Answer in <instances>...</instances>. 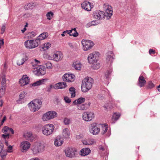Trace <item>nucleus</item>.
Listing matches in <instances>:
<instances>
[{"instance_id":"f257e3e1","label":"nucleus","mask_w":160,"mask_h":160,"mask_svg":"<svg viewBox=\"0 0 160 160\" xmlns=\"http://www.w3.org/2000/svg\"><path fill=\"white\" fill-rule=\"evenodd\" d=\"M108 126L106 124L97 126L96 123H92L91 124L89 131L93 135L98 134L100 132L102 135H105L108 137L110 134L109 130L108 131Z\"/></svg>"},{"instance_id":"f03ea898","label":"nucleus","mask_w":160,"mask_h":160,"mask_svg":"<svg viewBox=\"0 0 160 160\" xmlns=\"http://www.w3.org/2000/svg\"><path fill=\"white\" fill-rule=\"evenodd\" d=\"M93 80L91 78L87 77L82 81L81 89L83 92H86L89 90L92 87L93 83Z\"/></svg>"},{"instance_id":"7ed1b4c3","label":"nucleus","mask_w":160,"mask_h":160,"mask_svg":"<svg viewBox=\"0 0 160 160\" xmlns=\"http://www.w3.org/2000/svg\"><path fill=\"white\" fill-rule=\"evenodd\" d=\"M42 102L39 99H34L31 101L28 105L31 111L35 112L38 111L41 108Z\"/></svg>"},{"instance_id":"20e7f679","label":"nucleus","mask_w":160,"mask_h":160,"mask_svg":"<svg viewBox=\"0 0 160 160\" xmlns=\"http://www.w3.org/2000/svg\"><path fill=\"white\" fill-rule=\"evenodd\" d=\"M54 127L52 124H48L42 127V131L43 134L48 136L51 134L53 132Z\"/></svg>"},{"instance_id":"39448f33","label":"nucleus","mask_w":160,"mask_h":160,"mask_svg":"<svg viewBox=\"0 0 160 160\" xmlns=\"http://www.w3.org/2000/svg\"><path fill=\"white\" fill-rule=\"evenodd\" d=\"M39 43L38 40H28L24 42V45L26 48L31 49L38 47Z\"/></svg>"},{"instance_id":"423d86ee","label":"nucleus","mask_w":160,"mask_h":160,"mask_svg":"<svg viewBox=\"0 0 160 160\" xmlns=\"http://www.w3.org/2000/svg\"><path fill=\"white\" fill-rule=\"evenodd\" d=\"M44 146L40 143L37 142L33 145L32 150L34 154L42 152L44 150Z\"/></svg>"},{"instance_id":"0eeeda50","label":"nucleus","mask_w":160,"mask_h":160,"mask_svg":"<svg viewBox=\"0 0 160 160\" xmlns=\"http://www.w3.org/2000/svg\"><path fill=\"white\" fill-rule=\"evenodd\" d=\"M83 50L87 51L91 49L94 46V43L89 40L83 39L81 42Z\"/></svg>"},{"instance_id":"6e6552de","label":"nucleus","mask_w":160,"mask_h":160,"mask_svg":"<svg viewBox=\"0 0 160 160\" xmlns=\"http://www.w3.org/2000/svg\"><path fill=\"white\" fill-rule=\"evenodd\" d=\"M57 113L55 112L50 111L47 112L42 116V119L44 121H47L57 116Z\"/></svg>"},{"instance_id":"1a4fd4ad","label":"nucleus","mask_w":160,"mask_h":160,"mask_svg":"<svg viewBox=\"0 0 160 160\" xmlns=\"http://www.w3.org/2000/svg\"><path fill=\"white\" fill-rule=\"evenodd\" d=\"M94 18L98 20H102L105 17V12L100 10H96L92 14Z\"/></svg>"},{"instance_id":"9d476101","label":"nucleus","mask_w":160,"mask_h":160,"mask_svg":"<svg viewBox=\"0 0 160 160\" xmlns=\"http://www.w3.org/2000/svg\"><path fill=\"white\" fill-rule=\"evenodd\" d=\"M103 8L106 13L107 14L106 16L107 19H109L112 15V7L108 4H104Z\"/></svg>"},{"instance_id":"9b49d317","label":"nucleus","mask_w":160,"mask_h":160,"mask_svg":"<svg viewBox=\"0 0 160 160\" xmlns=\"http://www.w3.org/2000/svg\"><path fill=\"white\" fill-rule=\"evenodd\" d=\"M63 81L68 82H73L75 79V76L71 73H67L65 74L62 77Z\"/></svg>"},{"instance_id":"f8f14e48","label":"nucleus","mask_w":160,"mask_h":160,"mask_svg":"<svg viewBox=\"0 0 160 160\" xmlns=\"http://www.w3.org/2000/svg\"><path fill=\"white\" fill-rule=\"evenodd\" d=\"M94 117V114L92 112H85L82 114V119L87 122L91 121Z\"/></svg>"},{"instance_id":"ddd939ff","label":"nucleus","mask_w":160,"mask_h":160,"mask_svg":"<svg viewBox=\"0 0 160 160\" xmlns=\"http://www.w3.org/2000/svg\"><path fill=\"white\" fill-rule=\"evenodd\" d=\"M67 86L68 85L66 83L64 82H58L55 84L53 86L51 85L50 87V89L53 88L56 89H64L67 88Z\"/></svg>"},{"instance_id":"4468645a","label":"nucleus","mask_w":160,"mask_h":160,"mask_svg":"<svg viewBox=\"0 0 160 160\" xmlns=\"http://www.w3.org/2000/svg\"><path fill=\"white\" fill-rule=\"evenodd\" d=\"M99 55V53L98 52H93L92 53L89 54L88 58V62L90 63H93L96 61V58L98 55Z\"/></svg>"},{"instance_id":"2eb2a0df","label":"nucleus","mask_w":160,"mask_h":160,"mask_svg":"<svg viewBox=\"0 0 160 160\" xmlns=\"http://www.w3.org/2000/svg\"><path fill=\"white\" fill-rule=\"evenodd\" d=\"M77 150L74 148H68L65 150V155L67 157L72 158L75 156V153Z\"/></svg>"},{"instance_id":"dca6fc26","label":"nucleus","mask_w":160,"mask_h":160,"mask_svg":"<svg viewBox=\"0 0 160 160\" xmlns=\"http://www.w3.org/2000/svg\"><path fill=\"white\" fill-rule=\"evenodd\" d=\"M81 6L82 8L89 11H91L92 8H93V5L92 3L87 1H85L82 3Z\"/></svg>"},{"instance_id":"f3484780","label":"nucleus","mask_w":160,"mask_h":160,"mask_svg":"<svg viewBox=\"0 0 160 160\" xmlns=\"http://www.w3.org/2000/svg\"><path fill=\"white\" fill-rule=\"evenodd\" d=\"M30 143L27 141H23L21 143V149L22 152H26L30 148Z\"/></svg>"},{"instance_id":"a211bd4d","label":"nucleus","mask_w":160,"mask_h":160,"mask_svg":"<svg viewBox=\"0 0 160 160\" xmlns=\"http://www.w3.org/2000/svg\"><path fill=\"white\" fill-rule=\"evenodd\" d=\"M68 34H69L70 35L75 37H77L78 35V33L76 31L75 28L72 29V30H67L64 31L62 32L61 35L62 36L64 37Z\"/></svg>"},{"instance_id":"6ab92c4d","label":"nucleus","mask_w":160,"mask_h":160,"mask_svg":"<svg viewBox=\"0 0 160 160\" xmlns=\"http://www.w3.org/2000/svg\"><path fill=\"white\" fill-rule=\"evenodd\" d=\"M30 79L29 77L26 75L23 76L22 78L19 80V83L21 86H24L29 83Z\"/></svg>"},{"instance_id":"aec40b11","label":"nucleus","mask_w":160,"mask_h":160,"mask_svg":"<svg viewBox=\"0 0 160 160\" xmlns=\"http://www.w3.org/2000/svg\"><path fill=\"white\" fill-rule=\"evenodd\" d=\"M54 61L58 62L62 59L63 56L62 53L60 51L56 52L53 54Z\"/></svg>"},{"instance_id":"412c9836","label":"nucleus","mask_w":160,"mask_h":160,"mask_svg":"<svg viewBox=\"0 0 160 160\" xmlns=\"http://www.w3.org/2000/svg\"><path fill=\"white\" fill-rule=\"evenodd\" d=\"M35 71L39 75H44L46 73L45 68L44 67L41 65L38 66L34 68Z\"/></svg>"},{"instance_id":"4be33fe9","label":"nucleus","mask_w":160,"mask_h":160,"mask_svg":"<svg viewBox=\"0 0 160 160\" xmlns=\"http://www.w3.org/2000/svg\"><path fill=\"white\" fill-rule=\"evenodd\" d=\"M70 130L68 128H65L62 131V136L65 139H69L70 138Z\"/></svg>"},{"instance_id":"5701e85b","label":"nucleus","mask_w":160,"mask_h":160,"mask_svg":"<svg viewBox=\"0 0 160 160\" xmlns=\"http://www.w3.org/2000/svg\"><path fill=\"white\" fill-rule=\"evenodd\" d=\"M63 143V139L60 136H57L54 140V145L56 147L61 146Z\"/></svg>"},{"instance_id":"b1692460","label":"nucleus","mask_w":160,"mask_h":160,"mask_svg":"<svg viewBox=\"0 0 160 160\" xmlns=\"http://www.w3.org/2000/svg\"><path fill=\"white\" fill-rule=\"evenodd\" d=\"M108 56L107 58V61L108 63L111 64L112 63L113 59H114V57L115 56L112 51H109L108 52Z\"/></svg>"},{"instance_id":"393cba45","label":"nucleus","mask_w":160,"mask_h":160,"mask_svg":"<svg viewBox=\"0 0 160 160\" xmlns=\"http://www.w3.org/2000/svg\"><path fill=\"white\" fill-rule=\"evenodd\" d=\"M83 144L85 145H92L95 143V142L92 138H89L82 141Z\"/></svg>"},{"instance_id":"a878e982","label":"nucleus","mask_w":160,"mask_h":160,"mask_svg":"<svg viewBox=\"0 0 160 160\" xmlns=\"http://www.w3.org/2000/svg\"><path fill=\"white\" fill-rule=\"evenodd\" d=\"M91 151L90 149L89 148H83L81 150L80 154L82 156L87 155L90 153Z\"/></svg>"},{"instance_id":"bb28decb","label":"nucleus","mask_w":160,"mask_h":160,"mask_svg":"<svg viewBox=\"0 0 160 160\" xmlns=\"http://www.w3.org/2000/svg\"><path fill=\"white\" fill-rule=\"evenodd\" d=\"M27 94V92L26 91H23L21 92L19 95V99L17 101L18 103H22V99H23Z\"/></svg>"},{"instance_id":"cd10ccee","label":"nucleus","mask_w":160,"mask_h":160,"mask_svg":"<svg viewBox=\"0 0 160 160\" xmlns=\"http://www.w3.org/2000/svg\"><path fill=\"white\" fill-rule=\"evenodd\" d=\"M146 83V81L145 80L144 77L142 76H140L138 80V85L140 87H142Z\"/></svg>"},{"instance_id":"c85d7f7f","label":"nucleus","mask_w":160,"mask_h":160,"mask_svg":"<svg viewBox=\"0 0 160 160\" xmlns=\"http://www.w3.org/2000/svg\"><path fill=\"white\" fill-rule=\"evenodd\" d=\"M85 101V99L84 98L81 97L74 101L73 102V104L74 105L81 104L82 103L84 102Z\"/></svg>"},{"instance_id":"c756f323","label":"nucleus","mask_w":160,"mask_h":160,"mask_svg":"<svg viewBox=\"0 0 160 160\" xmlns=\"http://www.w3.org/2000/svg\"><path fill=\"white\" fill-rule=\"evenodd\" d=\"M98 148L100 152H103L104 154L108 153V148L105 145L103 146L100 145Z\"/></svg>"},{"instance_id":"7c9ffc66","label":"nucleus","mask_w":160,"mask_h":160,"mask_svg":"<svg viewBox=\"0 0 160 160\" xmlns=\"http://www.w3.org/2000/svg\"><path fill=\"white\" fill-rule=\"evenodd\" d=\"M47 79H43L39 80L38 81L32 84L33 86H37L38 85H42L45 82L47 81Z\"/></svg>"},{"instance_id":"2f4dec72","label":"nucleus","mask_w":160,"mask_h":160,"mask_svg":"<svg viewBox=\"0 0 160 160\" xmlns=\"http://www.w3.org/2000/svg\"><path fill=\"white\" fill-rule=\"evenodd\" d=\"M72 66L76 70H80L81 69V64L79 62L76 61L73 63Z\"/></svg>"},{"instance_id":"473e14b6","label":"nucleus","mask_w":160,"mask_h":160,"mask_svg":"<svg viewBox=\"0 0 160 160\" xmlns=\"http://www.w3.org/2000/svg\"><path fill=\"white\" fill-rule=\"evenodd\" d=\"M51 46V44L50 42H46L43 44L41 48L43 51H45L48 49Z\"/></svg>"},{"instance_id":"72a5a7b5","label":"nucleus","mask_w":160,"mask_h":160,"mask_svg":"<svg viewBox=\"0 0 160 160\" xmlns=\"http://www.w3.org/2000/svg\"><path fill=\"white\" fill-rule=\"evenodd\" d=\"M48 33L47 32H43L39 35L38 37V40H42L46 38L48 36Z\"/></svg>"},{"instance_id":"f704fd0d","label":"nucleus","mask_w":160,"mask_h":160,"mask_svg":"<svg viewBox=\"0 0 160 160\" xmlns=\"http://www.w3.org/2000/svg\"><path fill=\"white\" fill-rule=\"evenodd\" d=\"M1 78L2 79V82H1V84H2V87H5V84L6 83V76L4 74H2L1 75Z\"/></svg>"},{"instance_id":"c9c22d12","label":"nucleus","mask_w":160,"mask_h":160,"mask_svg":"<svg viewBox=\"0 0 160 160\" xmlns=\"http://www.w3.org/2000/svg\"><path fill=\"white\" fill-rule=\"evenodd\" d=\"M70 93L71 94V97L73 98L75 96V89L73 87H71L69 89Z\"/></svg>"},{"instance_id":"e433bc0d","label":"nucleus","mask_w":160,"mask_h":160,"mask_svg":"<svg viewBox=\"0 0 160 160\" xmlns=\"http://www.w3.org/2000/svg\"><path fill=\"white\" fill-rule=\"evenodd\" d=\"M120 116L119 113H114L112 115V119L115 121H116L118 119Z\"/></svg>"},{"instance_id":"4c0bfd02","label":"nucleus","mask_w":160,"mask_h":160,"mask_svg":"<svg viewBox=\"0 0 160 160\" xmlns=\"http://www.w3.org/2000/svg\"><path fill=\"white\" fill-rule=\"evenodd\" d=\"M77 108L79 110H84L86 109V108L84 104H79L77 105Z\"/></svg>"},{"instance_id":"58836bf2","label":"nucleus","mask_w":160,"mask_h":160,"mask_svg":"<svg viewBox=\"0 0 160 160\" xmlns=\"http://www.w3.org/2000/svg\"><path fill=\"white\" fill-rule=\"evenodd\" d=\"M92 64H93L92 67L94 69H98L100 67L99 64V63H97V62H96L95 61V62Z\"/></svg>"},{"instance_id":"ea45409f","label":"nucleus","mask_w":160,"mask_h":160,"mask_svg":"<svg viewBox=\"0 0 160 160\" xmlns=\"http://www.w3.org/2000/svg\"><path fill=\"white\" fill-rule=\"evenodd\" d=\"M64 123L66 125L70 124L71 123V119L67 118H65L64 119Z\"/></svg>"},{"instance_id":"a19ab883","label":"nucleus","mask_w":160,"mask_h":160,"mask_svg":"<svg viewBox=\"0 0 160 160\" xmlns=\"http://www.w3.org/2000/svg\"><path fill=\"white\" fill-rule=\"evenodd\" d=\"M36 35V33L34 32H29L27 34L28 37L30 38H32L35 37Z\"/></svg>"},{"instance_id":"79ce46f5","label":"nucleus","mask_w":160,"mask_h":160,"mask_svg":"<svg viewBox=\"0 0 160 160\" xmlns=\"http://www.w3.org/2000/svg\"><path fill=\"white\" fill-rule=\"evenodd\" d=\"M53 15V13L51 12H48L46 14L47 19L50 20L51 19V16L52 17Z\"/></svg>"},{"instance_id":"37998d69","label":"nucleus","mask_w":160,"mask_h":160,"mask_svg":"<svg viewBox=\"0 0 160 160\" xmlns=\"http://www.w3.org/2000/svg\"><path fill=\"white\" fill-rule=\"evenodd\" d=\"M5 92V87H2V88L0 89V96L1 97L4 94Z\"/></svg>"},{"instance_id":"c03bdc74","label":"nucleus","mask_w":160,"mask_h":160,"mask_svg":"<svg viewBox=\"0 0 160 160\" xmlns=\"http://www.w3.org/2000/svg\"><path fill=\"white\" fill-rule=\"evenodd\" d=\"M32 135V133L31 132H27L25 133L24 136L25 138H31Z\"/></svg>"},{"instance_id":"a18cd8bd","label":"nucleus","mask_w":160,"mask_h":160,"mask_svg":"<svg viewBox=\"0 0 160 160\" xmlns=\"http://www.w3.org/2000/svg\"><path fill=\"white\" fill-rule=\"evenodd\" d=\"M46 65V68L48 69H51L52 67V64L50 62L47 63Z\"/></svg>"},{"instance_id":"49530a36","label":"nucleus","mask_w":160,"mask_h":160,"mask_svg":"<svg viewBox=\"0 0 160 160\" xmlns=\"http://www.w3.org/2000/svg\"><path fill=\"white\" fill-rule=\"evenodd\" d=\"M40 63L39 61L37 60L36 59H35L34 61L32 62V66L34 67V64H35V65H38Z\"/></svg>"},{"instance_id":"de8ad7c7","label":"nucleus","mask_w":160,"mask_h":160,"mask_svg":"<svg viewBox=\"0 0 160 160\" xmlns=\"http://www.w3.org/2000/svg\"><path fill=\"white\" fill-rule=\"evenodd\" d=\"M95 22L94 21H92L88 23L86 25V27H89L95 24Z\"/></svg>"},{"instance_id":"09e8293b","label":"nucleus","mask_w":160,"mask_h":160,"mask_svg":"<svg viewBox=\"0 0 160 160\" xmlns=\"http://www.w3.org/2000/svg\"><path fill=\"white\" fill-rule=\"evenodd\" d=\"M148 87L149 88H152L154 87V84L152 83L151 81H149L148 83Z\"/></svg>"},{"instance_id":"8fccbe9b","label":"nucleus","mask_w":160,"mask_h":160,"mask_svg":"<svg viewBox=\"0 0 160 160\" xmlns=\"http://www.w3.org/2000/svg\"><path fill=\"white\" fill-rule=\"evenodd\" d=\"M24 63V58L18 60L17 63L18 65H20Z\"/></svg>"},{"instance_id":"3c124183","label":"nucleus","mask_w":160,"mask_h":160,"mask_svg":"<svg viewBox=\"0 0 160 160\" xmlns=\"http://www.w3.org/2000/svg\"><path fill=\"white\" fill-rule=\"evenodd\" d=\"M7 133L9 135L11 133L12 134H13L14 133V131L12 128H9Z\"/></svg>"},{"instance_id":"603ef678","label":"nucleus","mask_w":160,"mask_h":160,"mask_svg":"<svg viewBox=\"0 0 160 160\" xmlns=\"http://www.w3.org/2000/svg\"><path fill=\"white\" fill-rule=\"evenodd\" d=\"M8 128H9L7 126L4 127L2 129L3 132L5 134H6L7 133Z\"/></svg>"},{"instance_id":"864d4df0","label":"nucleus","mask_w":160,"mask_h":160,"mask_svg":"<svg viewBox=\"0 0 160 160\" xmlns=\"http://www.w3.org/2000/svg\"><path fill=\"white\" fill-rule=\"evenodd\" d=\"M112 72V70L110 69L109 71H107L105 73V75L107 78L110 74Z\"/></svg>"},{"instance_id":"5fc2aeb1","label":"nucleus","mask_w":160,"mask_h":160,"mask_svg":"<svg viewBox=\"0 0 160 160\" xmlns=\"http://www.w3.org/2000/svg\"><path fill=\"white\" fill-rule=\"evenodd\" d=\"M64 100L65 102L67 103H69L71 102V100L67 97H65L64 98Z\"/></svg>"},{"instance_id":"6e6d98bb","label":"nucleus","mask_w":160,"mask_h":160,"mask_svg":"<svg viewBox=\"0 0 160 160\" xmlns=\"http://www.w3.org/2000/svg\"><path fill=\"white\" fill-rule=\"evenodd\" d=\"M12 147L11 146H9L7 148V151L9 152H12Z\"/></svg>"},{"instance_id":"4d7b16f0","label":"nucleus","mask_w":160,"mask_h":160,"mask_svg":"<svg viewBox=\"0 0 160 160\" xmlns=\"http://www.w3.org/2000/svg\"><path fill=\"white\" fill-rule=\"evenodd\" d=\"M6 28L5 26L4 25H3L2 26L1 30V33L3 34L5 31Z\"/></svg>"},{"instance_id":"13d9d810","label":"nucleus","mask_w":160,"mask_h":160,"mask_svg":"<svg viewBox=\"0 0 160 160\" xmlns=\"http://www.w3.org/2000/svg\"><path fill=\"white\" fill-rule=\"evenodd\" d=\"M83 138V135L82 134H80L79 135H77L76 136V138L77 139H81Z\"/></svg>"},{"instance_id":"bf43d9fd","label":"nucleus","mask_w":160,"mask_h":160,"mask_svg":"<svg viewBox=\"0 0 160 160\" xmlns=\"http://www.w3.org/2000/svg\"><path fill=\"white\" fill-rule=\"evenodd\" d=\"M47 58L48 60H54L53 55L52 56L50 55H48Z\"/></svg>"},{"instance_id":"052dcab7","label":"nucleus","mask_w":160,"mask_h":160,"mask_svg":"<svg viewBox=\"0 0 160 160\" xmlns=\"http://www.w3.org/2000/svg\"><path fill=\"white\" fill-rule=\"evenodd\" d=\"M6 116H4V117H3V119L2 120V121L1 122V125L0 126H1L2 125L4 122V121L6 120Z\"/></svg>"},{"instance_id":"680f3d73","label":"nucleus","mask_w":160,"mask_h":160,"mask_svg":"<svg viewBox=\"0 0 160 160\" xmlns=\"http://www.w3.org/2000/svg\"><path fill=\"white\" fill-rule=\"evenodd\" d=\"M4 42L3 39H2L0 40V48L2 46L4 45Z\"/></svg>"},{"instance_id":"e2e57ef3","label":"nucleus","mask_w":160,"mask_h":160,"mask_svg":"<svg viewBox=\"0 0 160 160\" xmlns=\"http://www.w3.org/2000/svg\"><path fill=\"white\" fill-rule=\"evenodd\" d=\"M9 135L7 133L5 134L2 135V137L4 138H9Z\"/></svg>"},{"instance_id":"0e129e2a","label":"nucleus","mask_w":160,"mask_h":160,"mask_svg":"<svg viewBox=\"0 0 160 160\" xmlns=\"http://www.w3.org/2000/svg\"><path fill=\"white\" fill-rule=\"evenodd\" d=\"M155 50H153V49H151L149 51V53L150 55L152 54H154L155 53Z\"/></svg>"},{"instance_id":"69168bd1","label":"nucleus","mask_w":160,"mask_h":160,"mask_svg":"<svg viewBox=\"0 0 160 160\" xmlns=\"http://www.w3.org/2000/svg\"><path fill=\"white\" fill-rule=\"evenodd\" d=\"M3 145L2 143L0 141V151H2L3 148Z\"/></svg>"},{"instance_id":"338daca9","label":"nucleus","mask_w":160,"mask_h":160,"mask_svg":"<svg viewBox=\"0 0 160 160\" xmlns=\"http://www.w3.org/2000/svg\"><path fill=\"white\" fill-rule=\"evenodd\" d=\"M22 58H24V62L25 61H26L28 59V58L27 56L25 55L24 56V57H23Z\"/></svg>"},{"instance_id":"774afa93","label":"nucleus","mask_w":160,"mask_h":160,"mask_svg":"<svg viewBox=\"0 0 160 160\" xmlns=\"http://www.w3.org/2000/svg\"><path fill=\"white\" fill-rule=\"evenodd\" d=\"M29 160H40L38 158H32V159H31Z\"/></svg>"}]
</instances>
